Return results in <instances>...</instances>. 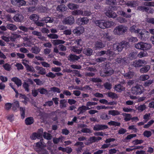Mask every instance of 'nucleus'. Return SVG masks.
Here are the masks:
<instances>
[{
    "mask_svg": "<svg viewBox=\"0 0 154 154\" xmlns=\"http://www.w3.org/2000/svg\"><path fill=\"white\" fill-rule=\"evenodd\" d=\"M95 23L96 26L102 29L111 27L114 26L115 24L114 22L112 21L108 20L105 21L103 20H96L95 21Z\"/></svg>",
    "mask_w": 154,
    "mask_h": 154,
    "instance_id": "nucleus-1",
    "label": "nucleus"
},
{
    "mask_svg": "<svg viewBox=\"0 0 154 154\" xmlns=\"http://www.w3.org/2000/svg\"><path fill=\"white\" fill-rule=\"evenodd\" d=\"M93 50L91 48H85L83 50V53L88 56L91 55L93 53Z\"/></svg>",
    "mask_w": 154,
    "mask_h": 154,
    "instance_id": "nucleus-15",
    "label": "nucleus"
},
{
    "mask_svg": "<svg viewBox=\"0 0 154 154\" xmlns=\"http://www.w3.org/2000/svg\"><path fill=\"white\" fill-rule=\"evenodd\" d=\"M84 31V28L82 26H80L76 28L73 30V32L74 33L76 34L77 35H79L82 33Z\"/></svg>",
    "mask_w": 154,
    "mask_h": 154,
    "instance_id": "nucleus-11",
    "label": "nucleus"
},
{
    "mask_svg": "<svg viewBox=\"0 0 154 154\" xmlns=\"http://www.w3.org/2000/svg\"><path fill=\"white\" fill-rule=\"evenodd\" d=\"M85 107V106L83 105L78 108L77 110L79 112V113L78 114V115L83 114L86 111Z\"/></svg>",
    "mask_w": 154,
    "mask_h": 154,
    "instance_id": "nucleus-42",
    "label": "nucleus"
},
{
    "mask_svg": "<svg viewBox=\"0 0 154 154\" xmlns=\"http://www.w3.org/2000/svg\"><path fill=\"white\" fill-rule=\"evenodd\" d=\"M47 36L51 39H57L58 38L57 35L54 34H51L47 35Z\"/></svg>",
    "mask_w": 154,
    "mask_h": 154,
    "instance_id": "nucleus-58",
    "label": "nucleus"
},
{
    "mask_svg": "<svg viewBox=\"0 0 154 154\" xmlns=\"http://www.w3.org/2000/svg\"><path fill=\"white\" fill-rule=\"evenodd\" d=\"M43 136L45 139L48 140H51L52 138L51 135L50 134L45 132L44 133Z\"/></svg>",
    "mask_w": 154,
    "mask_h": 154,
    "instance_id": "nucleus-53",
    "label": "nucleus"
},
{
    "mask_svg": "<svg viewBox=\"0 0 154 154\" xmlns=\"http://www.w3.org/2000/svg\"><path fill=\"white\" fill-rule=\"evenodd\" d=\"M34 84V82L32 79H28L27 82H24L23 84V87L24 88L25 91L29 92L30 91L29 86L30 85H32Z\"/></svg>",
    "mask_w": 154,
    "mask_h": 154,
    "instance_id": "nucleus-7",
    "label": "nucleus"
},
{
    "mask_svg": "<svg viewBox=\"0 0 154 154\" xmlns=\"http://www.w3.org/2000/svg\"><path fill=\"white\" fill-rule=\"evenodd\" d=\"M105 88L108 90H110L112 88V85L109 82H106L104 84Z\"/></svg>",
    "mask_w": 154,
    "mask_h": 154,
    "instance_id": "nucleus-61",
    "label": "nucleus"
},
{
    "mask_svg": "<svg viewBox=\"0 0 154 154\" xmlns=\"http://www.w3.org/2000/svg\"><path fill=\"white\" fill-rule=\"evenodd\" d=\"M46 76L47 77L53 79L56 77V74H55L52 72H50L47 74Z\"/></svg>",
    "mask_w": 154,
    "mask_h": 154,
    "instance_id": "nucleus-63",
    "label": "nucleus"
},
{
    "mask_svg": "<svg viewBox=\"0 0 154 154\" xmlns=\"http://www.w3.org/2000/svg\"><path fill=\"white\" fill-rule=\"evenodd\" d=\"M114 89L115 91L119 92L124 91L125 88L121 84H118L115 85Z\"/></svg>",
    "mask_w": 154,
    "mask_h": 154,
    "instance_id": "nucleus-16",
    "label": "nucleus"
},
{
    "mask_svg": "<svg viewBox=\"0 0 154 154\" xmlns=\"http://www.w3.org/2000/svg\"><path fill=\"white\" fill-rule=\"evenodd\" d=\"M108 128L107 125L97 124L94 125L93 128V129L95 131H99L103 130Z\"/></svg>",
    "mask_w": 154,
    "mask_h": 154,
    "instance_id": "nucleus-9",
    "label": "nucleus"
},
{
    "mask_svg": "<svg viewBox=\"0 0 154 154\" xmlns=\"http://www.w3.org/2000/svg\"><path fill=\"white\" fill-rule=\"evenodd\" d=\"M39 154H48V151L44 148L37 152Z\"/></svg>",
    "mask_w": 154,
    "mask_h": 154,
    "instance_id": "nucleus-59",
    "label": "nucleus"
},
{
    "mask_svg": "<svg viewBox=\"0 0 154 154\" xmlns=\"http://www.w3.org/2000/svg\"><path fill=\"white\" fill-rule=\"evenodd\" d=\"M6 28L12 31L16 30L17 29L16 26L13 24H7L6 26Z\"/></svg>",
    "mask_w": 154,
    "mask_h": 154,
    "instance_id": "nucleus-32",
    "label": "nucleus"
},
{
    "mask_svg": "<svg viewBox=\"0 0 154 154\" xmlns=\"http://www.w3.org/2000/svg\"><path fill=\"white\" fill-rule=\"evenodd\" d=\"M12 104V109L14 111H16L17 109L19 107V102L18 101L14 100L13 103Z\"/></svg>",
    "mask_w": 154,
    "mask_h": 154,
    "instance_id": "nucleus-28",
    "label": "nucleus"
},
{
    "mask_svg": "<svg viewBox=\"0 0 154 154\" xmlns=\"http://www.w3.org/2000/svg\"><path fill=\"white\" fill-rule=\"evenodd\" d=\"M35 145L34 147V149L36 152H37L44 148L45 146L43 142V139H42L38 142L35 143Z\"/></svg>",
    "mask_w": 154,
    "mask_h": 154,
    "instance_id": "nucleus-6",
    "label": "nucleus"
},
{
    "mask_svg": "<svg viewBox=\"0 0 154 154\" xmlns=\"http://www.w3.org/2000/svg\"><path fill=\"white\" fill-rule=\"evenodd\" d=\"M75 43L77 44L78 46H82V45L83 42L81 38L77 39L75 40Z\"/></svg>",
    "mask_w": 154,
    "mask_h": 154,
    "instance_id": "nucleus-60",
    "label": "nucleus"
},
{
    "mask_svg": "<svg viewBox=\"0 0 154 154\" xmlns=\"http://www.w3.org/2000/svg\"><path fill=\"white\" fill-rule=\"evenodd\" d=\"M40 51L41 49L40 48L37 46H34L32 47L31 49L32 52L35 54H38Z\"/></svg>",
    "mask_w": 154,
    "mask_h": 154,
    "instance_id": "nucleus-24",
    "label": "nucleus"
},
{
    "mask_svg": "<svg viewBox=\"0 0 154 154\" xmlns=\"http://www.w3.org/2000/svg\"><path fill=\"white\" fill-rule=\"evenodd\" d=\"M35 69L38 71V73L41 75H45L46 73V70L45 69L42 67L36 66L35 67Z\"/></svg>",
    "mask_w": 154,
    "mask_h": 154,
    "instance_id": "nucleus-14",
    "label": "nucleus"
},
{
    "mask_svg": "<svg viewBox=\"0 0 154 154\" xmlns=\"http://www.w3.org/2000/svg\"><path fill=\"white\" fill-rule=\"evenodd\" d=\"M115 61L118 63L125 64V60L124 58H118L115 60Z\"/></svg>",
    "mask_w": 154,
    "mask_h": 154,
    "instance_id": "nucleus-50",
    "label": "nucleus"
},
{
    "mask_svg": "<svg viewBox=\"0 0 154 154\" xmlns=\"http://www.w3.org/2000/svg\"><path fill=\"white\" fill-rule=\"evenodd\" d=\"M67 59L70 62H73L78 60L79 57L75 55L70 54L68 57Z\"/></svg>",
    "mask_w": 154,
    "mask_h": 154,
    "instance_id": "nucleus-12",
    "label": "nucleus"
},
{
    "mask_svg": "<svg viewBox=\"0 0 154 154\" xmlns=\"http://www.w3.org/2000/svg\"><path fill=\"white\" fill-rule=\"evenodd\" d=\"M118 13L119 14L122 15L126 18H129L131 17V15L127 14L124 11H119Z\"/></svg>",
    "mask_w": 154,
    "mask_h": 154,
    "instance_id": "nucleus-48",
    "label": "nucleus"
},
{
    "mask_svg": "<svg viewBox=\"0 0 154 154\" xmlns=\"http://www.w3.org/2000/svg\"><path fill=\"white\" fill-rule=\"evenodd\" d=\"M53 104V102L52 101H49L46 102L43 105L44 106H48L50 107Z\"/></svg>",
    "mask_w": 154,
    "mask_h": 154,
    "instance_id": "nucleus-62",
    "label": "nucleus"
},
{
    "mask_svg": "<svg viewBox=\"0 0 154 154\" xmlns=\"http://www.w3.org/2000/svg\"><path fill=\"white\" fill-rule=\"evenodd\" d=\"M153 80H149L145 82L143 84V85L145 87H148L150 86L153 82Z\"/></svg>",
    "mask_w": 154,
    "mask_h": 154,
    "instance_id": "nucleus-56",
    "label": "nucleus"
},
{
    "mask_svg": "<svg viewBox=\"0 0 154 154\" xmlns=\"http://www.w3.org/2000/svg\"><path fill=\"white\" fill-rule=\"evenodd\" d=\"M74 22V18L71 16L65 17L62 21V23L63 24L70 25L72 24Z\"/></svg>",
    "mask_w": 154,
    "mask_h": 154,
    "instance_id": "nucleus-8",
    "label": "nucleus"
},
{
    "mask_svg": "<svg viewBox=\"0 0 154 154\" xmlns=\"http://www.w3.org/2000/svg\"><path fill=\"white\" fill-rule=\"evenodd\" d=\"M108 124L109 125H113L115 127L119 126L120 125V123L114 121H111L108 122Z\"/></svg>",
    "mask_w": 154,
    "mask_h": 154,
    "instance_id": "nucleus-45",
    "label": "nucleus"
},
{
    "mask_svg": "<svg viewBox=\"0 0 154 154\" xmlns=\"http://www.w3.org/2000/svg\"><path fill=\"white\" fill-rule=\"evenodd\" d=\"M105 14L109 17L113 18H116L117 16L116 13L113 11L112 8L109 6L106 7Z\"/></svg>",
    "mask_w": 154,
    "mask_h": 154,
    "instance_id": "nucleus-5",
    "label": "nucleus"
},
{
    "mask_svg": "<svg viewBox=\"0 0 154 154\" xmlns=\"http://www.w3.org/2000/svg\"><path fill=\"white\" fill-rule=\"evenodd\" d=\"M51 42L54 45H59L58 46V47L60 51H66V47L62 45L65 43V41L60 39H56L52 40Z\"/></svg>",
    "mask_w": 154,
    "mask_h": 154,
    "instance_id": "nucleus-4",
    "label": "nucleus"
},
{
    "mask_svg": "<svg viewBox=\"0 0 154 154\" xmlns=\"http://www.w3.org/2000/svg\"><path fill=\"white\" fill-rule=\"evenodd\" d=\"M67 100L66 99H62L60 101V107L62 109L65 108L67 106Z\"/></svg>",
    "mask_w": 154,
    "mask_h": 154,
    "instance_id": "nucleus-26",
    "label": "nucleus"
},
{
    "mask_svg": "<svg viewBox=\"0 0 154 154\" xmlns=\"http://www.w3.org/2000/svg\"><path fill=\"white\" fill-rule=\"evenodd\" d=\"M107 94L109 97L112 99L118 98L117 94L112 92H109L107 93Z\"/></svg>",
    "mask_w": 154,
    "mask_h": 154,
    "instance_id": "nucleus-46",
    "label": "nucleus"
},
{
    "mask_svg": "<svg viewBox=\"0 0 154 154\" xmlns=\"http://www.w3.org/2000/svg\"><path fill=\"white\" fill-rule=\"evenodd\" d=\"M89 22V20L87 17L80 18L77 19L76 23L79 25L87 24Z\"/></svg>",
    "mask_w": 154,
    "mask_h": 154,
    "instance_id": "nucleus-10",
    "label": "nucleus"
},
{
    "mask_svg": "<svg viewBox=\"0 0 154 154\" xmlns=\"http://www.w3.org/2000/svg\"><path fill=\"white\" fill-rule=\"evenodd\" d=\"M34 120L33 118L29 117L26 118L25 120V123L26 125H31L33 123Z\"/></svg>",
    "mask_w": 154,
    "mask_h": 154,
    "instance_id": "nucleus-29",
    "label": "nucleus"
},
{
    "mask_svg": "<svg viewBox=\"0 0 154 154\" xmlns=\"http://www.w3.org/2000/svg\"><path fill=\"white\" fill-rule=\"evenodd\" d=\"M90 81L94 83H99L101 82V80L98 77L91 78Z\"/></svg>",
    "mask_w": 154,
    "mask_h": 154,
    "instance_id": "nucleus-52",
    "label": "nucleus"
},
{
    "mask_svg": "<svg viewBox=\"0 0 154 154\" xmlns=\"http://www.w3.org/2000/svg\"><path fill=\"white\" fill-rule=\"evenodd\" d=\"M105 47V45L103 44L101 42H96L94 45V47L97 49H100Z\"/></svg>",
    "mask_w": 154,
    "mask_h": 154,
    "instance_id": "nucleus-22",
    "label": "nucleus"
},
{
    "mask_svg": "<svg viewBox=\"0 0 154 154\" xmlns=\"http://www.w3.org/2000/svg\"><path fill=\"white\" fill-rule=\"evenodd\" d=\"M113 49L115 51H117L118 52H121L122 50V44L120 42L114 44L113 45Z\"/></svg>",
    "mask_w": 154,
    "mask_h": 154,
    "instance_id": "nucleus-17",
    "label": "nucleus"
},
{
    "mask_svg": "<svg viewBox=\"0 0 154 154\" xmlns=\"http://www.w3.org/2000/svg\"><path fill=\"white\" fill-rule=\"evenodd\" d=\"M135 33L137 34V36L141 40H145L149 37V33L145 30H142L140 29L135 30Z\"/></svg>",
    "mask_w": 154,
    "mask_h": 154,
    "instance_id": "nucleus-3",
    "label": "nucleus"
},
{
    "mask_svg": "<svg viewBox=\"0 0 154 154\" xmlns=\"http://www.w3.org/2000/svg\"><path fill=\"white\" fill-rule=\"evenodd\" d=\"M122 115L125 116L124 120L126 122L129 121L131 117V116L129 114L123 113Z\"/></svg>",
    "mask_w": 154,
    "mask_h": 154,
    "instance_id": "nucleus-39",
    "label": "nucleus"
},
{
    "mask_svg": "<svg viewBox=\"0 0 154 154\" xmlns=\"http://www.w3.org/2000/svg\"><path fill=\"white\" fill-rule=\"evenodd\" d=\"M83 14V11L81 10H74L72 12V14L73 15H82Z\"/></svg>",
    "mask_w": 154,
    "mask_h": 154,
    "instance_id": "nucleus-47",
    "label": "nucleus"
},
{
    "mask_svg": "<svg viewBox=\"0 0 154 154\" xmlns=\"http://www.w3.org/2000/svg\"><path fill=\"white\" fill-rule=\"evenodd\" d=\"M72 151V149L71 147H67L64 149L63 152H66L67 153H70Z\"/></svg>",
    "mask_w": 154,
    "mask_h": 154,
    "instance_id": "nucleus-64",
    "label": "nucleus"
},
{
    "mask_svg": "<svg viewBox=\"0 0 154 154\" xmlns=\"http://www.w3.org/2000/svg\"><path fill=\"white\" fill-rule=\"evenodd\" d=\"M51 91L53 93L57 92L58 93L60 92V89L55 87H54L50 88V90L49 91V92H50Z\"/></svg>",
    "mask_w": 154,
    "mask_h": 154,
    "instance_id": "nucleus-40",
    "label": "nucleus"
},
{
    "mask_svg": "<svg viewBox=\"0 0 154 154\" xmlns=\"http://www.w3.org/2000/svg\"><path fill=\"white\" fill-rule=\"evenodd\" d=\"M149 78V76L147 75H142L140 77V79L142 81H145Z\"/></svg>",
    "mask_w": 154,
    "mask_h": 154,
    "instance_id": "nucleus-54",
    "label": "nucleus"
},
{
    "mask_svg": "<svg viewBox=\"0 0 154 154\" xmlns=\"http://www.w3.org/2000/svg\"><path fill=\"white\" fill-rule=\"evenodd\" d=\"M143 50H147L150 49L151 45L150 44L143 42Z\"/></svg>",
    "mask_w": 154,
    "mask_h": 154,
    "instance_id": "nucleus-41",
    "label": "nucleus"
},
{
    "mask_svg": "<svg viewBox=\"0 0 154 154\" xmlns=\"http://www.w3.org/2000/svg\"><path fill=\"white\" fill-rule=\"evenodd\" d=\"M106 52V55L109 57L110 60H111L112 59L113 57H115V53L112 50L108 49L107 50Z\"/></svg>",
    "mask_w": 154,
    "mask_h": 154,
    "instance_id": "nucleus-21",
    "label": "nucleus"
},
{
    "mask_svg": "<svg viewBox=\"0 0 154 154\" xmlns=\"http://www.w3.org/2000/svg\"><path fill=\"white\" fill-rule=\"evenodd\" d=\"M41 137V134L37 133H33L30 136L32 140H35L36 138L40 139Z\"/></svg>",
    "mask_w": 154,
    "mask_h": 154,
    "instance_id": "nucleus-33",
    "label": "nucleus"
},
{
    "mask_svg": "<svg viewBox=\"0 0 154 154\" xmlns=\"http://www.w3.org/2000/svg\"><path fill=\"white\" fill-rule=\"evenodd\" d=\"M137 9L143 11L148 12L149 10V7L145 6H139L137 8Z\"/></svg>",
    "mask_w": 154,
    "mask_h": 154,
    "instance_id": "nucleus-38",
    "label": "nucleus"
},
{
    "mask_svg": "<svg viewBox=\"0 0 154 154\" xmlns=\"http://www.w3.org/2000/svg\"><path fill=\"white\" fill-rule=\"evenodd\" d=\"M83 91H85L86 90H88L92 91V88L88 85H86L83 87H78L77 88H74Z\"/></svg>",
    "mask_w": 154,
    "mask_h": 154,
    "instance_id": "nucleus-27",
    "label": "nucleus"
},
{
    "mask_svg": "<svg viewBox=\"0 0 154 154\" xmlns=\"http://www.w3.org/2000/svg\"><path fill=\"white\" fill-rule=\"evenodd\" d=\"M38 18L39 17L38 15L35 14H32L29 17V19L31 20L34 21L35 22V21L38 20Z\"/></svg>",
    "mask_w": 154,
    "mask_h": 154,
    "instance_id": "nucleus-43",
    "label": "nucleus"
},
{
    "mask_svg": "<svg viewBox=\"0 0 154 154\" xmlns=\"http://www.w3.org/2000/svg\"><path fill=\"white\" fill-rule=\"evenodd\" d=\"M116 0H106V3L108 5H116Z\"/></svg>",
    "mask_w": 154,
    "mask_h": 154,
    "instance_id": "nucleus-49",
    "label": "nucleus"
},
{
    "mask_svg": "<svg viewBox=\"0 0 154 154\" xmlns=\"http://www.w3.org/2000/svg\"><path fill=\"white\" fill-rule=\"evenodd\" d=\"M110 116H108V115L105 113L102 114L100 116V118L102 119L103 120H108L110 119Z\"/></svg>",
    "mask_w": 154,
    "mask_h": 154,
    "instance_id": "nucleus-57",
    "label": "nucleus"
},
{
    "mask_svg": "<svg viewBox=\"0 0 154 154\" xmlns=\"http://www.w3.org/2000/svg\"><path fill=\"white\" fill-rule=\"evenodd\" d=\"M146 63V62L145 61L139 60L137 61L135 63V67L141 66L143 64H145Z\"/></svg>",
    "mask_w": 154,
    "mask_h": 154,
    "instance_id": "nucleus-35",
    "label": "nucleus"
},
{
    "mask_svg": "<svg viewBox=\"0 0 154 154\" xmlns=\"http://www.w3.org/2000/svg\"><path fill=\"white\" fill-rule=\"evenodd\" d=\"M108 114L114 116L120 115V112L116 110H110L109 111Z\"/></svg>",
    "mask_w": 154,
    "mask_h": 154,
    "instance_id": "nucleus-34",
    "label": "nucleus"
},
{
    "mask_svg": "<svg viewBox=\"0 0 154 154\" xmlns=\"http://www.w3.org/2000/svg\"><path fill=\"white\" fill-rule=\"evenodd\" d=\"M21 36L20 35L15 33H12L11 36H10V39L11 41L14 42L15 41L17 38H21Z\"/></svg>",
    "mask_w": 154,
    "mask_h": 154,
    "instance_id": "nucleus-20",
    "label": "nucleus"
},
{
    "mask_svg": "<svg viewBox=\"0 0 154 154\" xmlns=\"http://www.w3.org/2000/svg\"><path fill=\"white\" fill-rule=\"evenodd\" d=\"M150 69V66L149 65H146L140 69V72L142 73H146Z\"/></svg>",
    "mask_w": 154,
    "mask_h": 154,
    "instance_id": "nucleus-30",
    "label": "nucleus"
},
{
    "mask_svg": "<svg viewBox=\"0 0 154 154\" xmlns=\"http://www.w3.org/2000/svg\"><path fill=\"white\" fill-rule=\"evenodd\" d=\"M147 54L145 51H142L140 52L137 55V56L139 58H142L146 56Z\"/></svg>",
    "mask_w": 154,
    "mask_h": 154,
    "instance_id": "nucleus-55",
    "label": "nucleus"
},
{
    "mask_svg": "<svg viewBox=\"0 0 154 154\" xmlns=\"http://www.w3.org/2000/svg\"><path fill=\"white\" fill-rule=\"evenodd\" d=\"M68 7L71 10H74L78 8L79 6L74 3H70L67 5Z\"/></svg>",
    "mask_w": 154,
    "mask_h": 154,
    "instance_id": "nucleus-36",
    "label": "nucleus"
},
{
    "mask_svg": "<svg viewBox=\"0 0 154 154\" xmlns=\"http://www.w3.org/2000/svg\"><path fill=\"white\" fill-rule=\"evenodd\" d=\"M20 112L21 118L23 119L25 117V107H20Z\"/></svg>",
    "mask_w": 154,
    "mask_h": 154,
    "instance_id": "nucleus-51",
    "label": "nucleus"
},
{
    "mask_svg": "<svg viewBox=\"0 0 154 154\" xmlns=\"http://www.w3.org/2000/svg\"><path fill=\"white\" fill-rule=\"evenodd\" d=\"M67 9L66 7L63 4L60 5H58L57 8V10L60 12H64L66 11Z\"/></svg>",
    "mask_w": 154,
    "mask_h": 154,
    "instance_id": "nucleus-23",
    "label": "nucleus"
},
{
    "mask_svg": "<svg viewBox=\"0 0 154 154\" xmlns=\"http://www.w3.org/2000/svg\"><path fill=\"white\" fill-rule=\"evenodd\" d=\"M13 18L16 22H21L23 19V17L22 14H17Z\"/></svg>",
    "mask_w": 154,
    "mask_h": 154,
    "instance_id": "nucleus-13",
    "label": "nucleus"
},
{
    "mask_svg": "<svg viewBox=\"0 0 154 154\" xmlns=\"http://www.w3.org/2000/svg\"><path fill=\"white\" fill-rule=\"evenodd\" d=\"M143 87L140 85H136L135 86V94H140L143 92Z\"/></svg>",
    "mask_w": 154,
    "mask_h": 154,
    "instance_id": "nucleus-25",
    "label": "nucleus"
},
{
    "mask_svg": "<svg viewBox=\"0 0 154 154\" xmlns=\"http://www.w3.org/2000/svg\"><path fill=\"white\" fill-rule=\"evenodd\" d=\"M134 75V72L130 71L127 73L123 75L125 77L127 78L131 79L133 77Z\"/></svg>",
    "mask_w": 154,
    "mask_h": 154,
    "instance_id": "nucleus-37",
    "label": "nucleus"
},
{
    "mask_svg": "<svg viewBox=\"0 0 154 154\" xmlns=\"http://www.w3.org/2000/svg\"><path fill=\"white\" fill-rule=\"evenodd\" d=\"M38 91L39 92L42 94L47 95L48 93L49 92L46 88H38Z\"/></svg>",
    "mask_w": 154,
    "mask_h": 154,
    "instance_id": "nucleus-31",
    "label": "nucleus"
},
{
    "mask_svg": "<svg viewBox=\"0 0 154 154\" xmlns=\"http://www.w3.org/2000/svg\"><path fill=\"white\" fill-rule=\"evenodd\" d=\"M23 64L25 65L27 70L28 71L33 72L34 71L35 69L33 67L27 64H25L24 63H23Z\"/></svg>",
    "mask_w": 154,
    "mask_h": 154,
    "instance_id": "nucleus-44",
    "label": "nucleus"
},
{
    "mask_svg": "<svg viewBox=\"0 0 154 154\" xmlns=\"http://www.w3.org/2000/svg\"><path fill=\"white\" fill-rule=\"evenodd\" d=\"M11 80L14 82L18 87L22 85V83L21 80L17 77L12 78Z\"/></svg>",
    "mask_w": 154,
    "mask_h": 154,
    "instance_id": "nucleus-19",
    "label": "nucleus"
},
{
    "mask_svg": "<svg viewBox=\"0 0 154 154\" xmlns=\"http://www.w3.org/2000/svg\"><path fill=\"white\" fill-rule=\"evenodd\" d=\"M41 21L44 22L46 23H51L54 22V20L53 18L50 17H45L42 18Z\"/></svg>",
    "mask_w": 154,
    "mask_h": 154,
    "instance_id": "nucleus-18",
    "label": "nucleus"
},
{
    "mask_svg": "<svg viewBox=\"0 0 154 154\" xmlns=\"http://www.w3.org/2000/svg\"><path fill=\"white\" fill-rule=\"evenodd\" d=\"M127 30V26L123 25H120L114 28L113 32L115 35H121L124 33Z\"/></svg>",
    "mask_w": 154,
    "mask_h": 154,
    "instance_id": "nucleus-2",
    "label": "nucleus"
}]
</instances>
